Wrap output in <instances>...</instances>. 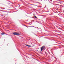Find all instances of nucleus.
I'll return each mask as SVG.
<instances>
[{"instance_id":"nucleus-17","label":"nucleus","mask_w":64,"mask_h":64,"mask_svg":"<svg viewBox=\"0 0 64 64\" xmlns=\"http://www.w3.org/2000/svg\"><path fill=\"white\" fill-rule=\"evenodd\" d=\"M51 3L52 4V2H51Z\"/></svg>"},{"instance_id":"nucleus-1","label":"nucleus","mask_w":64,"mask_h":64,"mask_svg":"<svg viewBox=\"0 0 64 64\" xmlns=\"http://www.w3.org/2000/svg\"><path fill=\"white\" fill-rule=\"evenodd\" d=\"M13 34L14 35H20V34L17 33L16 32H14L13 33Z\"/></svg>"},{"instance_id":"nucleus-20","label":"nucleus","mask_w":64,"mask_h":64,"mask_svg":"<svg viewBox=\"0 0 64 64\" xmlns=\"http://www.w3.org/2000/svg\"><path fill=\"white\" fill-rule=\"evenodd\" d=\"M4 9H5V8H4Z\"/></svg>"},{"instance_id":"nucleus-2","label":"nucleus","mask_w":64,"mask_h":64,"mask_svg":"<svg viewBox=\"0 0 64 64\" xmlns=\"http://www.w3.org/2000/svg\"><path fill=\"white\" fill-rule=\"evenodd\" d=\"M45 48V46H43L41 48V51L44 49Z\"/></svg>"},{"instance_id":"nucleus-8","label":"nucleus","mask_w":64,"mask_h":64,"mask_svg":"<svg viewBox=\"0 0 64 64\" xmlns=\"http://www.w3.org/2000/svg\"><path fill=\"white\" fill-rule=\"evenodd\" d=\"M33 5H34V6H37V5H35L34 4H33Z\"/></svg>"},{"instance_id":"nucleus-7","label":"nucleus","mask_w":64,"mask_h":64,"mask_svg":"<svg viewBox=\"0 0 64 64\" xmlns=\"http://www.w3.org/2000/svg\"><path fill=\"white\" fill-rule=\"evenodd\" d=\"M1 34H2V35H4V33H2Z\"/></svg>"},{"instance_id":"nucleus-15","label":"nucleus","mask_w":64,"mask_h":64,"mask_svg":"<svg viewBox=\"0 0 64 64\" xmlns=\"http://www.w3.org/2000/svg\"><path fill=\"white\" fill-rule=\"evenodd\" d=\"M31 27H34V26H31Z\"/></svg>"},{"instance_id":"nucleus-12","label":"nucleus","mask_w":64,"mask_h":64,"mask_svg":"<svg viewBox=\"0 0 64 64\" xmlns=\"http://www.w3.org/2000/svg\"><path fill=\"white\" fill-rule=\"evenodd\" d=\"M30 4V5H33V4Z\"/></svg>"},{"instance_id":"nucleus-5","label":"nucleus","mask_w":64,"mask_h":64,"mask_svg":"<svg viewBox=\"0 0 64 64\" xmlns=\"http://www.w3.org/2000/svg\"><path fill=\"white\" fill-rule=\"evenodd\" d=\"M26 46H28V47H30V46L27 45V44H26Z\"/></svg>"},{"instance_id":"nucleus-11","label":"nucleus","mask_w":64,"mask_h":64,"mask_svg":"<svg viewBox=\"0 0 64 64\" xmlns=\"http://www.w3.org/2000/svg\"><path fill=\"white\" fill-rule=\"evenodd\" d=\"M50 0L51 1V2H52V0Z\"/></svg>"},{"instance_id":"nucleus-19","label":"nucleus","mask_w":64,"mask_h":64,"mask_svg":"<svg viewBox=\"0 0 64 64\" xmlns=\"http://www.w3.org/2000/svg\"><path fill=\"white\" fill-rule=\"evenodd\" d=\"M38 7H39V6H38Z\"/></svg>"},{"instance_id":"nucleus-9","label":"nucleus","mask_w":64,"mask_h":64,"mask_svg":"<svg viewBox=\"0 0 64 64\" xmlns=\"http://www.w3.org/2000/svg\"><path fill=\"white\" fill-rule=\"evenodd\" d=\"M48 0V1H49V2H50V3H51V2H50V1H49V0Z\"/></svg>"},{"instance_id":"nucleus-21","label":"nucleus","mask_w":64,"mask_h":64,"mask_svg":"<svg viewBox=\"0 0 64 64\" xmlns=\"http://www.w3.org/2000/svg\"><path fill=\"white\" fill-rule=\"evenodd\" d=\"M56 43H57V42H56Z\"/></svg>"},{"instance_id":"nucleus-16","label":"nucleus","mask_w":64,"mask_h":64,"mask_svg":"<svg viewBox=\"0 0 64 64\" xmlns=\"http://www.w3.org/2000/svg\"><path fill=\"white\" fill-rule=\"evenodd\" d=\"M46 7L45 8H46Z\"/></svg>"},{"instance_id":"nucleus-18","label":"nucleus","mask_w":64,"mask_h":64,"mask_svg":"<svg viewBox=\"0 0 64 64\" xmlns=\"http://www.w3.org/2000/svg\"><path fill=\"white\" fill-rule=\"evenodd\" d=\"M19 6V7H20V6Z\"/></svg>"},{"instance_id":"nucleus-23","label":"nucleus","mask_w":64,"mask_h":64,"mask_svg":"<svg viewBox=\"0 0 64 64\" xmlns=\"http://www.w3.org/2000/svg\"><path fill=\"white\" fill-rule=\"evenodd\" d=\"M57 8V9H58V8Z\"/></svg>"},{"instance_id":"nucleus-6","label":"nucleus","mask_w":64,"mask_h":64,"mask_svg":"<svg viewBox=\"0 0 64 64\" xmlns=\"http://www.w3.org/2000/svg\"><path fill=\"white\" fill-rule=\"evenodd\" d=\"M34 16L36 18H37V17L35 16Z\"/></svg>"},{"instance_id":"nucleus-4","label":"nucleus","mask_w":64,"mask_h":64,"mask_svg":"<svg viewBox=\"0 0 64 64\" xmlns=\"http://www.w3.org/2000/svg\"><path fill=\"white\" fill-rule=\"evenodd\" d=\"M56 27H57V29H60V28H58V26H56Z\"/></svg>"},{"instance_id":"nucleus-22","label":"nucleus","mask_w":64,"mask_h":64,"mask_svg":"<svg viewBox=\"0 0 64 64\" xmlns=\"http://www.w3.org/2000/svg\"><path fill=\"white\" fill-rule=\"evenodd\" d=\"M56 45H57V44H56Z\"/></svg>"},{"instance_id":"nucleus-13","label":"nucleus","mask_w":64,"mask_h":64,"mask_svg":"<svg viewBox=\"0 0 64 64\" xmlns=\"http://www.w3.org/2000/svg\"><path fill=\"white\" fill-rule=\"evenodd\" d=\"M4 12H6V11H4Z\"/></svg>"},{"instance_id":"nucleus-14","label":"nucleus","mask_w":64,"mask_h":64,"mask_svg":"<svg viewBox=\"0 0 64 64\" xmlns=\"http://www.w3.org/2000/svg\"><path fill=\"white\" fill-rule=\"evenodd\" d=\"M26 26V27H27V26Z\"/></svg>"},{"instance_id":"nucleus-3","label":"nucleus","mask_w":64,"mask_h":64,"mask_svg":"<svg viewBox=\"0 0 64 64\" xmlns=\"http://www.w3.org/2000/svg\"><path fill=\"white\" fill-rule=\"evenodd\" d=\"M57 1H56V2L57 3H62V1H60L59 0H57Z\"/></svg>"},{"instance_id":"nucleus-10","label":"nucleus","mask_w":64,"mask_h":64,"mask_svg":"<svg viewBox=\"0 0 64 64\" xmlns=\"http://www.w3.org/2000/svg\"><path fill=\"white\" fill-rule=\"evenodd\" d=\"M4 8L2 9V10H4Z\"/></svg>"}]
</instances>
